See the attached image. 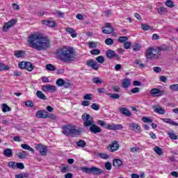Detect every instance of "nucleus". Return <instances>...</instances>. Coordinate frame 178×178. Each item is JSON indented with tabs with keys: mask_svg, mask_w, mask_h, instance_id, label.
<instances>
[{
	"mask_svg": "<svg viewBox=\"0 0 178 178\" xmlns=\"http://www.w3.org/2000/svg\"><path fill=\"white\" fill-rule=\"evenodd\" d=\"M42 91H44V92L51 91V92H56V86L54 85H44L42 86Z\"/></svg>",
	"mask_w": 178,
	"mask_h": 178,
	"instance_id": "nucleus-15",
	"label": "nucleus"
},
{
	"mask_svg": "<svg viewBox=\"0 0 178 178\" xmlns=\"http://www.w3.org/2000/svg\"><path fill=\"white\" fill-rule=\"evenodd\" d=\"M14 55H15V56H16V58H24V51H15Z\"/></svg>",
	"mask_w": 178,
	"mask_h": 178,
	"instance_id": "nucleus-34",
	"label": "nucleus"
},
{
	"mask_svg": "<svg viewBox=\"0 0 178 178\" xmlns=\"http://www.w3.org/2000/svg\"><path fill=\"white\" fill-rule=\"evenodd\" d=\"M154 152H156V154H157V155H159L160 156L161 155H163V151L162 150V149L158 146L155 147L154 148Z\"/></svg>",
	"mask_w": 178,
	"mask_h": 178,
	"instance_id": "nucleus-31",
	"label": "nucleus"
},
{
	"mask_svg": "<svg viewBox=\"0 0 178 178\" xmlns=\"http://www.w3.org/2000/svg\"><path fill=\"white\" fill-rule=\"evenodd\" d=\"M2 70H9V67L6 65L0 63V72Z\"/></svg>",
	"mask_w": 178,
	"mask_h": 178,
	"instance_id": "nucleus-48",
	"label": "nucleus"
},
{
	"mask_svg": "<svg viewBox=\"0 0 178 178\" xmlns=\"http://www.w3.org/2000/svg\"><path fill=\"white\" fill-rule=\"evenodd\" d=\"M36 97H38V98H40V99H43V101H47V99H48L47 98V96H45V94L41 92V90H38L36 92Z\"/></svg>",
	"mask_w": 178,
	"mask_h": 178,
	"instance_id": "nucleus-26",
	"label": "nucleus"
},
{
	"mask_svg": "<svg viewBox=\"0 0 178 178\" xmlns=\"http://www.w3.org/2000/svg\"><path fill=\"white\" fill-rule=\"evenodd\" d=\"M49 118V119H51V120H56V115L49 113L48 112L46 113V118Z\"/></svg>",
	"mask_w": 178,
	"mask_h": 178,
	"instance_id": "nucleus-41",
	"label": "nucleus"
},
{
	"mask_svg": "<svg viewBox=\"0 0 178 178\" xmlns=\"http://www.w3.org/2000/svg\"><path fill=\"white\" fill-rule=\"evenodd\" d=\"M57 58L64 63H70L77 60L79 56L73 47L60 48L56 51Z\"/></svg>",
	"mask_w": 178,
	"mask_h": 178,
	"instance_id": "nucleus-2",
	"label": "nucleus"
},
{
	"mask_svg": "<svg viewBox=\"0 0 178 178\" xmlns=\"http://www.w3.org/2000/svg\"><path fill=\"white\" fill-rule=\"evenodd\" d=\"M102 31L104 34H112L114 29L113 27L111 26L110 23H106L105 26L102 28Z\"/></svg>",
	"mask_w": 178,
	"mask_h": 178,
	"instance_id": "nucleus-13",
	"label": "nucleus"
},
{
	"mask_svg": "<svg viewBox=\"0 0 178 178\" xmlns=\"http://www.w3.org/2000/svg\"><path fill=\"white\" fill-rule=\"evenodd\" d=\"M35 148L37 151H39L40 155L42 156H45V155L48 154V149L47 148V146H44L42 144L37 145Z\"/></svg>",
	"mask_w": 178,
	"mask_h": 178,
	"instance_id": "nucleus-8",
	"label": "nucleus"
},
{
	"mask_svg": "<svg viewBox=\"0 0 178 178\" xmlns=\"http://www.w3.org/2000/svg\"><path fill=\"white\" fill-rule=\"evenodd\" d=\"M90 48H97V42H90L88 43Z\"/></svg>",
	"mask_w": 178,
	"mask_h": 178,
	"instance_id": "nucleus-58",
	"label": "nucleus"
},
{
	"mask_svg": "<svg viewBox=\"0 0 178 178\" xmlns=\"http://www.w3.org/2000/svg\"><path fill=\"white\" fill-rule=\"evenodd\" d=\"M16 163L15 161H10L8 163V166L10 169H16Z\"/></svg>",
	"mask_w": 178,
	"mask_h": 178,
	"instance_id": "nucleus-43",
	"label": "nucleus"
},
{
	"mask_svg": "<svg viewBox=\"0 0 178 178\" xmlns=\"http://www.w3.org/2000/svg\"><path fill=\"white\" fill-rule=\"evenodd\" d=\"M97 124H99L102 127H106V124L105 123V121L98 120Z\"/></svg>",
	"mask_w": 178,
	"mask_h": 178,
	"instance_id": "nucleus-62",
	"label": "nucleus"
},
{
	"mask_svg": "<svg viewBox=\"0 0 178 178\" xmlns=\"http://www.w3.org/2000/svg\"><path fill=\"white\" fill-rule=\"evenodd\" d=\"M2 111L5 112H9V111H11L10 107H9L8 105L3 104H2Z\"/></svg>",
	"mask_w": 178,
	"mask_h": 178,
	"instance_id": "nucleus-45",
	"label": "nucleus"
},
{
	"mask_svg": "<svg viewBox=\"0 0 178 178\" xmlns=\"http://www.w3.org/2000/svg\"><path fill=\"white\" fill-rule=\"evenodd\" d=\"M91 108L92 109H93L94 111H99V106L95 103H93L91 105Z\"/></svg>",
	"mask_w": 178,
	"mask_h": 178,
	"instance_id": "nucleus-57",
	"label": "nucleus"
},
{
	"mask_svg": "<svg viewBox=\"0 0 178 178\" xmlns=\"http://www.w3.org/2000/svg\"><path fill=\"white\" fill-rule=\"evenodd\" d=\"M104 168L106 169V170H111V169H112V164L111 162L108 161L105 163Z\"/></svg>",
	"mask_w": 178,
	"mask_h": 178,
	"instance_id": "nucleus-54",
	"label": "nucleus"
},
{
	"mask_svg": "<svg viewBox=\"0 0 178 178\" xmlns=\"http://www.w3.org/2000/svg\"><path fill=\"white\" fill-rule=\"evenodd\" d=\"M26 61H22L21 63H19V67L20 69H25L26 67Z\"/></svg>",
	"mask_w": 178,
	"mask_h": 178,
	"instance_id": "nucleus-64",
	"label": "nucleus"
},
{
	"mask_svg": "<svg viewBox=\"0 0 178 178\" xmlns=\"http://www.w3.org/2000/svg\"><path fill=\"white\" fill-rule=\"evenodd\" d=\"M17 23V19H12L8 22L4 24L3 26V31L6 32L8 31L10 27H13V26Z\"/></svg>",
	"mask_w": 178,
	"mask_h": 178,
	"instance_id": "nucleus-10",
	"label": "nucleus"
},
{
	"mask_svg": "<svg viewBox=\"0 0 178 178\" xmlns=\"http://www.w3.org/2000/svg\"><path fill=\"white\" fill-rule=\"evenodd\" d=\"M3 155L7 158H12L13 156V151L12 149L6 148L3 150Z\"/></svg>",
	"mask_w": 178,
	"mask_h": 178,
	"instance_id": "nucleus-22",
	"label": "nucleus"
},
{
	"mask_svg": "<svg viewBox=\"0 0 178 178\" xmlns=\"http://www.w3.org/2000/svg\"><path fill=\"white\" fill-rule=\"evenodd\" d=\"M113 39L112 38H107L105 40V44L106 45H113Z\"/></svg>",
	"mask_w": 178,
	"mask_h": 178,
	"instance_id": "nucleus-53",
	"label": "nucleus"
},
{
	"mask_svg": "<svg viewBox=\"0 0 178 178\" xmlns=\"http://www.w3.org/2000/svg\"><path fill=\"white\" fill-rule=\"evenodd\" d=\"M135 65H138L140 69H144V67H145V65L143 64L142 63H140V60H136Z\"/></svg>",
	"mask_w": 178,
	"mask_h": 178,
	"instance_id": "nucleus-52",
	"label": "nucleus"
},
{
	"mask_svg": "<svg viewBox=\"0 0 178 178\" xmlns=\"http://www.w3.org/2000/svg\"><path fill=\"white\" fill-rule=\"evenodd\" d=\"M146 58L147 59H158V55L156 54V51L152 48H149L146 52Z\"/></svg>",
	"mask_w": 178,
	"mask_h": 178,
	"instance_id": "nucleus-6",
	"label": "nucleus"
},
{
	"mask_svg": "<svg viewBox=\"0 0 178 178\" xmlns=\"http://www.w3.org/2000/svg\"><path fill=\"white\" fill-rule=\"evenodd\" d=\"M170 90L173 91H178V84H172L170 86Z\"/></svg>",
	"mask_w": 178,
	"mask_h": 178,
	"instance_id": "nucleus-56",
	"label": "nucleus"
},
{
	"mask_svg": "<svg viewBox=\"0 0 178 178\" xmlns=\"http://www.w3.org/2000/svg\"><path fill=\"white\" fill-rule=\"evenodd\" d=\"M86 65L92 67L93 70H98V69H99V66L98 65V63H97V61L94 60H88L86 61Z\"/></svg>",
	"mask_w": 178,
	"mask_h": 178,
	"instance_id": "nucleus-14",
	"label": "nucleus"
},
{
	"mask_svg": "<svg viewBox=\"0 0 178 178\" xmlns=\"http://www.w3.org/2000/svg\"><path fill=\"white\" fill-rule=\"evenodd\" d=\"M168 136H169L170 138H171V140H177V138H178L177 135H176V134H175L173 132L168 133Z\"/></svg>",
	"mask_w": 178,
	"mask_h": 178,
	"instance_id": "nucleus-46",
	"label": "nucleus"
},
{
	"mask_svg": "<svg viewBox=\"0 0 178 178\" xmlns=\"http://www.w3.org/2000/svg\"><path fill=\"white\" fill-rule=\"evenodd\" d=\"M90 131H91V133H93V134H97L98 133H101V131H102V129H101V127L93 124L91 127H90Z\"/></svg>",
	"mask_w": 178,
	"mask_h": 178,
	"instance_id": "nucleus-19",
	"label": "nucleus"
},
{
	"mask_svg": "<svg viewBox=\"0 0 178 178\" xmlns=\"http://www.w3.org/2000/svg\"><path fill=\"white\" fill-rule=\"evenodd\" d=\"M152 109L156 113H159V115H165L166 113V110L158 104L152 106Z\"/></svg>",
	"mask_w": 178,
	"mask_h": 178,
	"instance_id": "nucleus-12",
	"label": "nucleus"
},
{
	"mask_svg": "<svg viewBox=\"0 0 178 178\" xmlns=\"http://www.w3.org/2000/svg\"><path fill=\"white\" fill-rule=\"evenodd\" d=\"M34 69V66L30 62L25 63V70H28L29 72H32Z\"/></svg>",
	"mask_w": 178,
	"mask_h": 178,
	"instance_id": "nucleus-29",
	"label": "nucleus"
},
{
	"mask_svg": "<svg viewBox=\"0 0 178 178\" xmlns=\"http://www.w3.org/2000/svg\"><path fill=\"white\" fill-rule=\"evenodd\" d=\"M82 120L85 127H90L94 124V118L87 113L82 115Z\"/></svg>",
	"mask_w": 178,
	"mask_h": 178,
	"instance_id": "nucleus-5",
	"label": "nucleus"
},
{
	"mask_svg": "<svg viewBox=\"0 0 178 178\" xmlns=\"http://www.w3.org/2000/svg\"><path fill=\"white\" fill-rule=\"evenodd\" d=\"M107 95L112 99H119L120 98V95L118 93H107Z\"/></svg>",
	"mask_w": 178,
	"mask_h": 178,
	"instance_id": "nucleus-33",
	"label": "nucleus"
},
{
	"mask_svg": "<svg viewBox=\"0 0 178 178\" xmlns=\"http://www.w3.org/2000/svg\"><path fill=\"white\" fill-rule=\"evenodd\" d=\"M120 147L118 140H114L108 146L107 149H108L110 152H115V151L119 150Z\"/></svg>",
	"mask_w": 178,
	"mask_h": 178,
	"instance_id": "nucleus-7",
	"label": "nucleus"
},
{
	"mask_svg": "<svg viewBox=\"0 0 178 178\" xmlns=\"http://www.w3.org/2000/svg\"><path fill=\"white\" fill-rule=\"evenodd\" d=\"M157 13L161 16H163V15H166V13H168V9L163 6L159 7L157 8Z\"/></svg>",
	"mask_w": 178,
	"mask_h": 178,
	"instance_id": "nucleus-25",
	"label": "nucleus"
},
{
	"mask_svg": "<svg viewBox=\"0 0 178 178\" xmlns=\"http://www.w3.org/2000/svg\"><path fill=\"white\" fill-rule=\"evenodd\" d=\"M99 156L102 158V159H109V158H111L109 155L104 153H99Z\"/></svg>",
	"mask_w": 178,
	"mask_h": 178,
	"instance_id": "nucleus-47",
	"label": "nucleus"
},
{
	"mask_svg": "<svg viewBox=\"0 0 178 178\" xmlns=\"http://www.w3.org/2000/svg\"><path fill=\"white\" fill-rule=\"evenodd\" d=\"M165 95V90H161L159 88H153L150 90V95L153 97H162Z\"/></svg>",
	"mask_w": 178,
	"mask_h": 178,
	"instance_id": "nucleus-9",
	"label": "nucleus"
},
{
	"mask_svg": "<svg viewBox=\"0 0 178 178\" xmlns=\"http://www.w3.org/2000/svg\"><path fill=\"white\" fill-rule=\"evenodd\" d=\"M66 31H67V33H69V34H70V35H71V37H72V38H76V37H77V33H76V31H74V29H73V28L67 27Z\"/></svg>",
	"mask_w": 178,
	"mask_h": 178,
	"instance_id": "nucleus-23",
	"label": "nucleus"
},
{
	"mask_svg": "<svg viewBox=\"0 0 178 178\" xmlns=\"http://www.w3.org/2000/svg\"><path fill=\"white\" fill-rule=\"evenodd\" d=\"M129 86H130V79H124L122 82L123 88H129Z\"/></svg>",
	"mask_w": 178,
	"mask_h": 178,
	"instance_id": "nucleus-37",
	"label": "nucleus"
},
{
	"mask_svg": "<svg viewBox=\"0 0 178 178\" xmlns=\"http://www.w3.org/2000/svg\"><path fill=\"white\" fill-rule=\"evenodd\" d=\"M165 5L168 8H174L175 7V3L172 0H167L165 1Z\"/></svg>",
	"mask_w": 178,
	"mask_h": 178,
	"instance_id": "nucleus-42",
	"label": "nucleus"
},
{
	"mask_svg": "<svg viewBox=\"0 0 178 178\" xmlns=\"http://www.w3.org/2000/svg\"><path fill=\"white\" fill-rule=\"evenodd\" d=\"M56 84L58 87H62V86H65V84H66V81H65V80L63 79H58L56 81Z\"/></svg>",
	"mask_w": 178,
	"mask_h": 178,
	"instance_id": "nucleus-36",
	"label": "nucleus"
},
{
	"mask_svg": "<svg viewBox=\"0 0 178 178\" xmlns=\"http://www.w3.org/2000/svg\"><path fill=\"white\" fill-rule=\"evenodd\" d=\"M90 54L92 55H99V54H101V51H99V49H92L90 51Z\"/></svg>",
	"mask_w": 178,
	"mask_h": 178,
	"instance_id": "nucleus-59",
	"label": "nucleus"
},
{
	"mask_svg": "<svg viewBox=\"0 0 178 178\" xmlns=\"http://www.w3.org/2000/svg\"><path fill=\"white\" fill-rule=\"evenodd\" d=\"M27 42L36 51H47L51 48V40L42 34H33L28 37Z\"/></svg>",
	"mask_w": 178,
	"mask_h": 178,
	"instance_id": "nucleus-1",
	"label": "nucleus"
},
{
	"mask_svg": "<svg viewBox=\"0 0 178 178\" xmlns=\"http://www.w3.org/2000/svg\"><path fill=\"white\" fill-rule=\"evenodd\" d=\"M127 40H129V38H127V36H120L118 38V42H126V41H127Z\"/></svg>",
	"mask_w": 178,
	"mask_h": 178,
	"instance_id": "nucleus-50",
	"label": "nucleus"
},
{
	"mask_svg": "<svg viewBox=\"0 0 178 178\" xmlns=\"http://www.w3.org/2000/svg\"><path fill=\"white\" fill-rule=\"evenodd\" d=\"M76 145H77V147H79L80 148H84L86 147V145H87V143H86V140H79L76 143Z\"/></svg>",
	"mask_w": 178,
	"mask_h": 178,
	"instance_id": "nucleus-35",
	"label": "nucleus"
},
{
	"mask_svg": "<svg viewBox=\"0 0 178 178\" xmlns=\"http://www.w3.org/2000/svg\"><path fill=\"white\" fill-rule=\"evenodd\" d=\"M92 95L91 94H87L86 95L83 96V99L85 100H91L92 99V98L91 97Z\"/></svg>",
	"mask_w": 178,
	"mask_h": 178,
	"instance_id": "nucleus-63",
	"label": "nucleus"
},
{
	"mask_svg": "<svg viewBox=\"0 0 178 178\" xmlns=\"http://www.w3.org/2000/svg\"><path fill=\"white\" fill-rule=\"evenodd\" d=\"M120 113L127 118H131V113L126 107H122L120 109Z\"/></svg>",
	"mask_w": 178,
	"mask_h": 178,
	"instance_id": "nucleus-20",
	"label": "nucleus"
},
{
	"mask_svg": "<svg viewBox=\"0 0 178 178\" xmlns=\"http://www.w3.org/2000/svg\"><path fill=\"white\" fill-rule=\"evenodd\" d=\"M36 118L38 119H47V111L45 110H40L38 111L35 113Z\"/></svg>",
	"mask_w": 178,
	"mask_h": 178,
	"instance_id": "nucleus-18",
	"label": "nucleus"
},
{
	"mask_svg": "<svg viewBox=\"0 0 178 178\" xmlns=\"http://www.w3.org/2000/svg\"><path fill=\"white\" fill-rule=\"evenodd\" d=\"M96 60L97 62H98V63H104V62H105V58H104L103 56H99L97 58H96Z\"/></svg>",
	"mask_w": 178,
	"mask_h": 178,
	"instance_id": "nucleus-49",
	"label": "nucleus"
},
{
	"mask_svg": "<svg viewBox=\"0 0 178 178\" xmlns=\"http://www.w3.org/2000/svg\"><path fill=\"white\" fill-rule=\"evenodd\" d=\"M106 58H108V59H112L113 58H116L117 60H119V59H120V56L116 54V53L113 50H108L106 52Z\"/></svg>",
	"mask_w": 178,
	"mask_h": 178,
	"instance_id": "nucleus-11",
	"label": "nucleus"
},
{
	"mask_svg": "<svg viewBox=\"0 0 178 178\" xmlns=\"http://www.w3.org/2000/svg\"><path fill=\"white\" fill-rule=\"evenodd\" d=\"M131 47V42H124V47L125 49H129Z\"/></svg>",
	"mask_w": 178,
	"mask_h": 178,
	"instance_id": "nucleus-60",
	"label": "nucleus"
},
{
	"mask_svg": "<svg viewBox=\"0 0 178 178\" xmlns=\"http://www.w3.org/2000/svg\"><path fill=\"white\" fill-rule=\"evenodd\" d=\"M46 69H47V70H49L51 72H54V71L56 70V67L52 65V64H47L46 65Z\"/></svg>",
	"mask_w": 178,
	"mask_h": 178,
	"instance_id": "nucleus-39",
	"label": "nucleus"
},
{
	"mask_svg": "<svg viewBox=\"0 0 178 178\" xmlns=\"http://www.w3.org/2000/svg\"><path fill=\"white\" fill-rule=\"evenodd\" d=\"M80 169L82 172H83V173H86L87 175H96V176L104 175V170L97 167H92V168L81 167Z\"/></svg>",
	"mask_w": 178,
	"mask_h": 178,
	"instance_id": "nucleus-4",
	"label": "nucleus"
},
{
	"mask_svg": "<svg viewBox=\"0 0 178 178\" xmlns=\"http://www.w3.org/2000/svg\"><path fill=\"white\" fill-rule=\"evenodd\" d=\"M142 120L144 122V123H152V122H154V120L148 117H143Z\"/></svg>",
	"mask_w": 178,
	"mask_h": 178,
	"instance_id": "nucleus-44",
	"label": "nucleus"
},
{
	"mask_svg": "<svg viewBox=\"0 0 178 178\" xmlns=\"http://www.w3.org/2000/svg\"><path fill=\"white\" fill-rule=\"evenodd\" d=\"M84 131V129L83 128H78L76 129V127L70 126V125H66L63 127V134H65V136H77V134H80L81 133H83Z\"/></svg>",
	"mask_w": 178,
	"mask_h": 178,
	"instance_id": "nucleus-3",
	"label": "nucleus"
},
{
	"mask_svg": "<svg viewBox=\"0 0 178 178\" xmlns=\"http://www.w3.org/2000/svg\"><path fill=\"white\" fill-rule=\"evenodd\" d=\"M42 24H44V26H48V27H51L52 29L56 27V22L52 20L44 19L42 21Z\"/></svg>",
	"mask_w": 178,
	"mask_h": 178,
	"instance_id": "nucleus-17",
	"label": "nucleus"
},
{
	"mask_svg": "<svg viewBox=\"0 0 178 178\" xmlns=\"http://www.w3.org/2000/svg\"><path fill=\"white\" fill-rule=\"evenodd\" d=\"M129 127H131V129H132V130L136 131V133H140L141 131V127L138 124L132 123L129 124Z\"/></svg>",
	"mask_w": 178,
	"mask_h": 178,
	"instance_id": "nucleus-21",
	"label": "nucleus"
},
{
	"mask_svg": "<svg viewBox=\"0 0 178 178\" xmlns=\"http://www.w3.org/2000/svg\"><path fill=\"white\" fill-rule=\"evenodd\" d=\"M141 29L144 31H147V30H154V27L149 26V25L145 24H141Z\"/></svg>",
	"mask_w": 178,
	"mask_h": 178,
	"instance_id": "nucleus-32",
	"label": "nucleus"
},
{
	"mask_svg": "<svg viewBox=\"0 0 178 178\" xmlns=\"http://www.w3.org/2000/svg\"><path fill=\"white\" fill-rule=\"evenodd\" d=\"M106 128L108 130H113L114 131H116L117 130H122L123 129V125L118 124H107Z\"/></svg>",
	"mask_w": 178,
	"mask_h": 178,
	"instance_id": "nucleus-16",
	"label": "nucleus"
},
{
	"mask_svg": "<svg viewBox=\"0 0 178 178\" xmlns=\"http://www.w3.org/2000/svg\"><path fill=\"white\" fill-rule=\"evenodd\" d=\"M19 159H26L27 156H29V152L26 151H22V152H19L17 154Z\"/></svg>",
	"mask_w": 178,
	"mask_h": 178,
	"instance_id": "nucleus-28",
	"label": "nucleus"
},
{
	"mask_svg": "<svg viewBox=\"0 0 178 178\" xmlns=\"http://www.w3.org/2000/svg\"><path fill=\"white\" fill-rule=\"evenodd\" d=\"M141 49V44L139 43H135L133 45V50L137 52V51H140Z\"/></svg>",
	"mask_w": 178,
	"mask_h": 178,
	"instance_id": "nucleus-40",
	"label": "nucleus"
},
{
	"mask_svg": "<svg viewBox=\"0 0 178 178\" xmlns=\"http://www.w3.org/2000/svg\"><path fill=\"white\" fill-rule=\"evenodd\" d=\"M129 151H130V152H133V153L138 152V151H140V147H131L129 149Z\"/></svg>",
	"mask_w": 178,
	"mask_h": 178,
	"instance_id": "nucleus-55",
	"label": "nucleus"
},
{
	"mask_svg": "<svg viewBox=\"0 0 178 178\" xmlns=\"http://www.w3.org/2000/svg\"><path fill=\"white\" fill-rule=\"evenodd\" d=\"M16 169H20V170H23V169H24V164H23V163H17Z\"/></svg>",
	"mask_w": 178,
	"mask_h": 178,
	"instance_id": "nucleus-51",
	"label": "nucleus"
},
{
	"mask_svg": "<svg viewBox=\"0 0 178 178\" xmlns=\"http://www.w3.org/2000/svg\"><path fill=\"white\" fill-rule=\"evenodd\" d=\"M92 81L95 84H102V79H101L99 77L92 78Z\"/></svg>",
	"mask_w": 178,
	"mask_h": 178,
	"instance_id": "nucleus-38",
	"label": "nucleus"
},
{
	"mask_svg": "<svg viewBox=\"0 0 178 178\" xmlns=\"http://www.w3.org/2000/svg\"><path fill=\"white\" fill-rule=\"evenodd\" d=\"M162 120L165 123H168V124H171L172 126H178V123L172 121L170 118H163Z\"/></svg>",
	"mask_w": 178,
	"mask_h": 178,
	"instance_id": "nucleus-27",
	"label": "nucleus"
},
{
	"mask_svg": "<svg viewBox=\"0 0 178 178\" xmlns=\"http://www.w3.org/2000/svg\"><path fill=\"white\" fill-rule=\"evenodd\" d=\"M25 105L26 106H27L28 108H33V106H34V104L32 103L31 101H27L25 102Z\"/></svg>",
	"mask_w": 178,
	"mask_h": 178,
	"instance_id": "nucleus-61",
	"label": "nucleus"
},
{
	"mask_svg": "<svg viewBox=\"0 0 178 178\" xmlns=\"http://www.w3.org/2000/svg\"><path fill=\"white\" fill-rule=\"evenodd\" d=\"M123 165V161L120 160V159H115L113 161V165L115 166V168H120Z\"/></svg>",
	"mask_w": 178,
	"mask_h": 178,
	"instance_id": "nucleus-24",
	"label": "nucleus"
},
{
	"mask_svg": "<svg viewBox=\"0 0 178 178\" xmlns=\"http://www.w3.org/2000/svg\"><path fill=\"white\" fill-rule=\"evenodd\" d=\"M21 147L23 149H26L27 151H31V152H32L33 154H34V149H33V147H30L29 145L27 144H22L21 145Z\"/></svg>",
	"mask_w": 178,
	"mask_h": 178,
	"instance_id": "nucleus-30",
	"label": "nucleus"
}]
</instances>
